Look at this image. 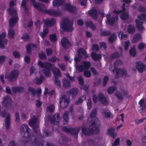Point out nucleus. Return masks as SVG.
Masks as SVG:
<instances>
[{
	"mask_svg": "<svg viewBox=\"0 0 146 146\" xmlns=\"http://www.w3.org/2000/svg\"><path fill=\"white\" fill-rule=\"evenodd\" d=\"M29 35L26 33L23 34L21 38L24 41H26L29 38Z\"/></svg>",
	"mask_w": 146,
	"mask_h": 146,
	"instance_id": "48",
	"label": "nucleus"
},
{
	"mask_svg": "<svg viewBox=\"0 0 146 146\" xmlns=\"http://www.w3.org/2000/svg\"><path fill=\"white\" fill-rule=\"evenodd\" d=\"M32 2L33 3V6L36 9L39 10L40 7L39 4H37L35 2H34V1L35 0H31Z\"/></svg>",
	"mask_w": 146,
	"mask_h": 146,
	"instance_id": "49",
	"label": "nucleus"
},
{
	"mask_svg": "<svg viewBox=\"0 0 146 146\" xmlns=\"http://www.w3.org/2000/svg\"><path fill=\"white\" fill-rule=\"evenodd\" d=\"M28 130V128L27 125L25 124L22 125L21 127V132L22 134V133H23L25 134H27V132Z\"/></svg>",
	"mask_w": 146,
	"mask_h": 146,
	"instance_id": "24",
	"label": "nucleus"
},
{
	"mask_svg": "<svg viewBox=\"0 0 146 146\" xmlns=\"http://www.w3.org/2000/svg\"><path fill=\"white\" fill-rule=\"evenodd\" d=\"M129 53L131 56H134L135 55L136 52L135 48L134 47H132L129 50Z\"/></svg>",
	"mask_w": 146,
	"mask_h": 146,
	"instance_id": "41",
	"label": "nucleus"
},
{
	"mask_svg": "<svg viewBox=\"0 0 146 146\" xmlns=\"http://www.w3.org/2000/svg\"><path fill=\"white\" fill-rule=\"evenodd\" d=\"M19 74L17 70H15L12 71L10 74L7 73L5 76V78L9 80H11L16 78Z\"/></svg>",
	"mask_w": 146,
	"mask_h": 146,
	"instance_id": "11",
	"label": "nucleus"
},
{
	"mask_svg": "<svg viewBox=\"0 0 146 146\" xmlns=\"http://www.w3.org/2000/svg\"><path fill=\"white\" fill-rule=\"evenodd\" d=\"M55 21L56 20L54 19H53L50 20L47 19L44 21V25L43 27V32L40 33V35L42 38L44 37L48 33V27L54 24Z\"/></svg>",
	"mask_w": 146,
	"mask_h": 146,
	"instance_id": "4",
	"label": "nucleus"
},
{
	"mask_svg": "<svg viewBox=\"0 0 146 146\" xmlns=\"http://www.w3.org/2000/svg\"><path fill=\"white\" fill-rule=\"evenodd\" d=\"M62 0H54L53 1V5L54 6H58L62 3Z\"/></svg>",
	"mask_w": 146,
	"mask_h": 146,
	"instance_id": "32",
	"label": "nucleus"
},
{
	"mask_svg": "<svg viewBox=\"0 0 146 146\" xmlns=\"http://www.w3.org/2000/svg\"><path fill=\"white\" fill-rule=\"evenodd\" d=\"M13 54L15 58H18L20 57L19 54L16 51L13 52Z\"/></svg>",
	"mask_w": 146,
	"mask_h": 146,
	"instance_id": "57",
	"label": "nucleus"
},
{
	"mask_svg": "<svg viewBox=\"0 0 146 146\" xmlns=\"http://www.w3.org/2000/svg\"><path fill=\"white\" fill-rule=\"evenodd\" d=\"M15 34V31L11 28H9L8 30V37L11 38H12L14 37Z\"/></svg>",
	"mask_w": 146,
	"mask_h": 146,
	"instance_id": "25",
	"label": "nucleus"
},
{
	"mask_svg": "<svg viewBox=\"0 0 146 146\" xmlns=\"http://www.w3.org/2000/svg\"><path fill=\"white\" fill-rule=\"evenodd\" d=\"M115 71L116 75L117 76H121L123 78H125L127 72L125 69H115L114 70V72Z\"/></svg>",
	"mask_w": 146,
	"mask_h": 146,
	"instance_id": "14",
	"label": "nucleus"
},
{
	"mask_svg": "<svg viewBox=\"0 0 146 146\" xmlns=\"http://www.w3.org/2000/svg\"><path fill=\"white\" fill-rule=\"evenodd\" d=\"M78 53L79 58L75 57L74 58V60L76 63L80 60V57L82 56V55H84L85 58L88 57L89 56V55L86 54V52L82 48L78 50Z\"/></svg>",
	"mask_w": 146,
	"mask_h": 146,
	"instance_id": "13",
	"label": "nucleus"
},
{
	"mask_svg": "<svg viewBox=\"0 0 146 146\" xmlns=\"http://www.w3.org/2000/svg\"><path fill=\"white\" fill-rule=\"evenodd\" d=\"M54 109V106L53 104L51 105L50 106L48 107L47 108V110H49L50 112H52L53 111Z\"/></svg>",
	"mask_w": 146,
	"mask_h": 146,
	"instance_id": "47",
	"label": "nucleus"
},
{
	"mask_svg": "<svg viewBox=\"0 0 146 146\" xmlns=\"http://www.w3.org/2000/svg\"><path fill=\"white\" fill-rule=\"evenodd\" d=\"M108 79V78L107 76H105L104 77L103 81V85L105 86L106 84V83Z\"/></svg>",
	"mask_w": 146,
	"mask_h": 146,
	"instance_id": "55",
	"label": "nucleus"
},
{
	"mask_svg": "<svg viewBox=\"0 0 146 146\" xmlns=\"http://www.w3.org/2000/svg\"><path fill=\"white\" fill-rule=\"evenodd\" d=\"M23 89L22 87H19L18 88L14 87L12 89V91L14 93H16L18 92H21L22 91Z\"/></svg>",
	"mask_w": 146,
	"mask_h": 146,
	"instance_id": "37",
	"label": "nucleus"
},
{
	"mask_svg": "<svg viewBox=\"0 0 146 146\" xmlns=\"http://www.w3.org/2000/svg\"><path fill=\"white\" fill-rule=\"evenodd\" d=\"M44 79V77L43 75H41L38 78H36L34 80V82L37 84H40Z\"/></svg>",
	"mask_w": 146,
	"mask_h": 146,
	"instance_id": "29",
	"label": "nucleus"
},
{
	"mask_svg": "<svg viewBox=\"0 0 146 146\" xmlns=\"http://www.w3.org/2000/svg\"><path fill=\"white\" fill-rule=\"evenodd\" d=\"M100 47L101 48H103L104 49H105L106 47V43L105 42H100Z\"/></svg>",
	"mask_w": 146,
	"mask_h": 146,
	"instance_id": "62",
	"label": "nucleus"
},
{
	"mask_svg": "<svg viewBox=\"0 0 146 146\" xmlns=\"http://www.w3.org/2000/svg\"><path fill=\"white\" fill-rule=\"evenodd\" d=\"M103 115L106 117H110L111 113L108 110L104 111L103 112Z\"/></svg>",
	"mask_w": 146,
	"mask_h": 146,
	"instance_id": "42",
	"label": "nucleus"
},
{
	"mask_svg": "<svg viewBox=\"0 0 146 146\" xmlns=\"http://www.w3.org/2000/svg\"><path fill=\"white\" fill-rule=\"evenodd\" d=\"M135 31L134 27L133 25H130L128 26L127 29V31L129 33H132Z\"/></svg>",
	"mask_w": 146,
	"mask_h": 146,
	"instance_id": "31",
	"label": "nucleus"
},
{
	"mask_svg": "<svg viewBox=\"0 0 146 146\" xmlns=\"http://www.w3.org/2000/svg\"><path fill=\"white\" fill-rule=\"evenodd\" d=\"M38 46V44H27L26 46V48L27 52L28 53H29L30 52L31 48H37Z\"/></svg>",
	"mask_w": 146,
	"mask_h": 146,
	"instance_id": "20",
	"label": "nucleus"
},
{
	"mask_svg": "<svg viewBox=\"0 0 146 146\" xmlns=\"http://www.w3.org/2000/svg\"><path fill=\"white\" fill-rule=\"evenodd\" d=\"M48 90L47 88H45V91L44 93V94H49L50 95H52L54 93V91H51V92L50 93H49L48 92Z\"/></svg>",
	"mask_w": 146,
	"mask_h": 146,
	"instance_id": "54",
	"label": "nucleus"
},
{
	"mask_svg": "<svg viewBox=\"0 0 146 146\" xmlns=\"http://www.w3.org/2000/svg\"><path fill=\"white\" fill-rule=\"evenodd\" d=\"M145 47V44L143 43H140L138 46V49L141 50L143 49Z\"/></svg>",
	"mask_w": 146,
	"mask_h": 146,
	"instance_id": "51",
	"label": "nucleus"
},
{
	"mask_svg": "<svg viewBox=\"0 0 146 146\" xmlns=\"http://www.w3.org/2000/svg\"><path fill=\"white\" fill-rule=\"evenodd\" d=\"M78 78L80 83L81 85L80 86V88L82 89H83L85 90H86L88 88V87L83 85L84 81L83 79L82 78V77L80 76H78Z\"/></svg>",
	"mask_w": 146,
	"mask_h": 146,
	"instance_id": "22",
	"label": "nucleus"
},
{
	"mask_svg": "<svg viewBox=\"0 0 146 146\" xmlns=\"http://www.w3.org/2000/svg\"><path fill=\"white\" fill-rule=\"evenodd\" d=\"M138 110L141 113L145 111L146 109V100L144 99H141L139 102Z\"/></svg>",
	"mask_w": 146,
	"mask_h": 146,
	"instance_id": "10",
	"label": "nucleus"
},
{
	"mask_svg": "<svg viewBox=\"0 0 146 146\" xmlns=\"http://www.w3.org/2000/svg\"><path fill=\"white\" fill-rule=\"evenodd\" d=\"M115 95L117 97L118 99L119 100H123V95L122 93H121L119 92H117L115 94Z\"/></svg>",
	"mask_w": 146,
	"mask_h": 146,
	"instance_id": "34",
	"label": "nucleus"
},
{
	"mask_svg": "<svg viewBox=\"0 0 146 146\" xmlns=\"http://www.w3.org/2000/svg\"><path fill=\"white\" fill-rule=\"evenodd\" d=\"M146 21V15L145 14H143L139 16L137 19L135 20V22L138 29L141 31L144 29V28L142 26V23L143 21Z\"/></svg>",
	"mask_w": 146,
	"mask_h": 146,
	"instance_id": "7",
	"label": "nucleus"
},
{
	"mask_svg": "<svg viewBox=\"0 0 146 146\" xmlns=\"http://www.w3.org/2000/svg\"><path fill=\"white\" fill-rule=\"evenodd\" d=\"M119 36L120 40L123 41L125 40V38L127 37V35H123L122 33L120 32L119 33Z\"/></svg>",
	"mask_w": 146,
	"mask_h": 146,
	"instance_id": "38",
	"label": "nucleus"
},
{
	"mask_svg": "<svg viewBox=\"0 0 146 146\" xmlns=\"http://www.w3.org/2000/svg\"><path fill=\"white\" fill-rule=\"evenodd\" d=\"M73 23L70 22L67 19H65L61 21L60 23V27L63 30L67 31H71L73 29L72 26Z\"/></svg>",
	"mask_w": 146,
	"mask_h": 146,
	"instance_id": "6",
	"label": "nucleus"
},
{
	"mask_svg": "<svg viewBox=\"0 0 146 146\" xmlns=\"http://www.w3.org/2000/svg\"><path fill=\"white\" fill-rule=\"evenodd\" d=\"M130 42L129 41H125V42L124 48L125 50H127L128 48V47L129 46Z\"/></svg>",
	"mask_w": 146,
	"mask_h": 146,
	"instance_id": "56",
	"label": "nucleus"
},
{
	"mask_svg": "<svg viewBox=\"0 0 146 146\" xmlns=\"http://www.w3.org/2000/svg\"><path fill=\"white\" fill-rule=\"evenodd\" d=\"M78 92V90L76 88L73 89L71 90L70 94H72V96L75 95Z\"/></svg>",
	"mask_w": 146,
	"mask_h": 146,
	"instance_id": "50",
	"label": "nucleus"
},
{
	"mask_svg": "<svg viewBox=\"0 0 146 146\" xmlns=\"http://www.w3.org/2000/svg\"><path fill=\"white\" fill-rule=\"evenodd\" d=\"M125 5L124 3L123 4V8L122 11H119L115 10L113 13L110 15V16L111 15H115L114 18H109L108 16V17L107 18V19L106 21V23L110 25L113 24L114 22L117 20L118 19L117 15L119 13H121L120 17L121 19L124 20L127 18L128 17V15L125 11Z\"/></svg>",
	"mask_w": 146,
	"mask_h": 146,
	"instance_id": "2",
	"label": "nucleus"
},
{
	"mask_svg": "<svg viewBox=\"0 0 146 146\" xmlns=\"http://www.w3.org/2000/svg\"><path fill=\"white\" fill-rule=\"evenodd\" d=\"M6 35L5 33H2L0 35V48L3 49L4 48V44H6L7 42L6 40H4V38Z\"/></svg>",
	"mask_w": 146,
	"mask_h": 146,
	"instance_id": "17",
	"label": "nucleus"
},
{
	"mask_svg": "<svg viewBox=\"0 0 146 146\" xmlns=\"http://www.w3.org/2000/svg\"><path fill=\"white\" fill-rule=\"evenodd\" d=\"M141 38V35L140 34H136L134 37L133 39L132 42L133 43H135L138 40L140 39Z\"/></svg>",
	"mask_w": 146,
	"mask_h": 146,
	"instance_id": "33",
	"label": "nucleus"
},
{
	"mask_svg": "<svg viewBox=\"0 0 146 146\" xmlns=\"http://www.w3.org/2000/svg\"><path fill=\"white\" fill-rule=\"evenodd\" d=\"M58 66L60 68L61 70L64 71L65 70V65L63 64H59Z\"/></svg>",
	"mask_w": 146,
	"mask_h": 146,
	"instance_id": "61",
	"label": "nucleus"
},
{
	"mask_svg": "<svg viewBox=\"0 0 146 146\" xmlns=\"http://www.w3.org/2000/svg\"><path fill=\"white\" fill-rule=\"evenodd\" d=\"M47 13L49 14L54 16H57L59 15V14L57 12L52 10H48L47 11Z\"/></svg>",
	"mask_w": 146,
	"mask_h": 146,
	"instance_id": "40",
	"label": "nucleus"
},
{
	"mask_svg": "<svg viewBox=\"0 0 146 146\" xmlns=\"http://www.w3.org/2000/svg\"><path fill=\"white\" fill-rule=\"evenodd\" d=\"M91 55L92 59L94 60H100L101 56L100 54H97L94 52L92 53Z\"/></svg>",
	"mask_w": 146,
	"mask_h": 146,
	"instance_id": "23",
	"label": "nucleus"
},
{
	"mask_svg": "<svg viewBox=\"0 0 146 146\" xmlns=\"http://www.w3.org/2000/svg\"><path fill=\"white\" fill-rule=\"evenodd\" d=\"M88 108V109H90L92 106V102L90 100H88L87 103Z\"/></svg>",
	"mask_w": 146,
	"mask_h": 146,
	"instance_id": "58",
	"label": "nucleus"
},
{
	"mask_svg": "<svg viewBox=\"0 0 146 146\" xmlns=\"http://www.w3.org/2000/svg\"><path fill=\"white\" fill-rule=\"evenodd\" d=\"M52 71L55 78L54 80V83L57 86H59L60 84V82L57 78L60 76V71L58 69L55 68H53Z\"/></svg>",
	"mask_w": 146,
	"mask_h": 146,
	"instance_id": "12",
	"label": "nucleus"
},
{
	"mask_svg": "<svg viewBox=\"0 0 146 146\" xmlns=\"http://www.w3.org/2000/svg\"><path fill=\"white\" fill-rule=\"evenodd\" d=\"M120 139L119 138H117L113 143H112V146H115L118 145L119 144Z\"/></svg>",
	"mask_w": 146,
	"mask_h": 146,
	"instance_id": "52",
	"label": "nucleus"
},
{
	"mask_svg": "<svg viewBox=\"0 0 146 146\" xmlns=\"http://www.w3.org/2000/svg\"><path fill=\"white\" fill-rule=\"evenodd\" d=\"M10 100L11 98L9 96H7L4 98L2 103L3 104L6 103H8Z\"/></svg>",
	"mask_w": 146,
	"mask_h": 146,
	"instance_id": "45",
	"label": "nucleus"
},
{
	"mask_svg": "<svg viewBox=\"0 0 146 146\" xmlns=\"http://www.w3.org/2000/svg\"><path fill=\"white\" fill-rule=\"evenodd\" d=\"M60 99V103L62 106H66L69 103V99L68 97L64 96Z\"/></svg>",
	"mask_w": 146,
	"mask_h": 146,
	"instance_id": "18",
	"label": "nucleus"
},
{
	"mask_svg": "<svg viewBox=\"0 0 146 146\" xmlns=\"http://www.w3.org/2000/svg\"><path fill=\"white\" fill-rule=\"evenodd\" d=\"M28 91L29 93H31L33 94H35L36 92L34 89L31 88H29L28 90Z\"/></svg>",
	"mask_w": 146,
	"mask_h": 146,
	"instance_id": "59",
	"label": "nucleus"
},
{
	"mask_svg": "<svg viewBox=\"0 0 146 146\" xmlns=\"http://www.w3.org/2000/svg\"><path fill=\"white\" fill-rule=\"evenodd\" d=\"M39 57L40 59H43L45 57V54L42 52H41L38 54Z\"/></svg>",
	"mask_w": 146,
	"mask_h": 146,
	"instance_id": "53",
	"label": "nucleus"
},
{
	"mask_svg": "<svg viewBox=\"0 0 146 146\" xmlns=\"http://www.w3.org/2000/svg\"><path fill=\"white\" fill-rule=\"evenodd\" d=\"M116 36L115 34H113L111 36L109 39V41L110 43L112 42L115 39Z\"/></svg>",
	"mask_w": 146,
	"mask_h": 146,
	"instance_id": "44",
	"label": "nucleus"
},
{
	"mask_svg": "<svg viewBox=\"0 0 146 146\" xmlns=\"http://www.w3.org/2000/svg\"><path fill=\"white\" fill-rule=\"evenodd\" d=\"M8 11L11 15H15L13 16H12V17L9 20L10 25L12 26L17 22L18 20V18L17 16H15L16 13V10L9 9H8Z\"/></svg>",
	"mask_w": 146,
	"mask_h": 146,
	"instance_id": "8",
	"label": "nucleus"
},
{
	"mask_svg": "<svg viewBox=\"0 0 146 146\" xmlns=\"http://www.w3.org/2000/svg\"><path fill=\"white\" fill-rule=\"evenodd\" d=\"M68 112H66L64 113L63 115V118L64 119L63 123L64 124H66L68 121Z\"/></svg>",
	"mask_w": 146,
	"mask_h": 146,
	"instance_id": "35",
	"label": "nucleus"
},
{
	"mask_svg": "<svg viewBox=\"0 0 146 146\" xmlns=\"http://www.w3.org/2000/svg\"><path fill=\"white\" fill-rule=\"evenodd\" d=\"M54 118V119L52 118L51 119H50V121L54 124H57V122L56 123L55 122L56 121H58V120H59V114L57 113H56Z\"/></svg>",
	"mask_w": 146,
	"mask_h": 146,
	"instance_id": "28",
	"label": "nucleus"
},
{
	"mask_svg": "<svg viewBox=\"0 0 146 146\" xmlns=\"http://www.w3.org/2000/svg\"><path fill=\"white\" fill-rule=\"evenodd\" d=\"M50 38L51 41L53 42L56 41L57 39L56 35L54 34L50 35Z\"/></svg>",
	"mask_w": 146,
	"mask_h": 146,
	"instance_id": "36",
	"label": "nucleus"
},
{
	"mask_svg": "<svg viewBox=\"0 0 146 146\" xmlns=\"http://www.w3.org/2000/svg\"><path fill=\"white\" fill-rule=\"evenodd\" d=\"M96 110H94L92 112L90 117L88 119L90 122L91 123V126L93 127V129L90 131L89 129L88 128H83L82 129L83 133L86 135H89L92 133H97L99 132L100 122L96 117Z\"/></svg>",
	"mask_w": 146,
	"mask_h": 146,
	"instance_id": "1",
	"label": "nucleus"
},
{
	"mask_svg": "<svg viewBox=\"0 0 146 146\" xmlns=\"http://www.w3.org/2000/svg\"><path fill=\"white\" fill-rule=\"evenodd\" d=\"M88 26L93 29H94L95 28L94 26V25L92 23L91 21L89 22V24L88 25Z\"/></svg>",
	"mask_w": 146,
	"mask_h": 146,
	"instance_id": "64",
	"label": "nucleus"
},
{
	"mask_svg": "<svg viewBox=\"0 0 146 146\" xmlns=\"http://www.w3.org/2000/svg\"><path fill=\"white\" fill-rule=\"evenodd\" d=\"M25 61L27 63H29L30 61V58L28 56H26L24 58Z\"/></svg>",
	"mask_w": 146,
	"mask_h": 146,
	"instance_id": "63",
	"label": "nucleus"
},
{
	"mask_svg": "<svg viewBox=\"0 0 146 146\" xmlns=\"http://www.w3.org/2000/svg\"><path fill=\"white\" fill-rule=\"evenodd\" d=\"M63 84L64 86L67 87L70 85V82L68 80L64 79L63 80Z\"/></svg>",
	"mask_w": 146,
	"mask_h": 146,
	"instance_id": "43",
	"label": "nucleus"
},
{
	"mask_svg": "<svg viewBox=\"0 0 146 146\" xmlns=\"http://www.w3.org/2000/svg\"><path fill=\"white\" fill-rule=\"evenodd\" d=\"M89 14L92 16L95 19L97 16V13L95 9H93L89 11Z\"/></svg>",
	"mask_w": 146,
	"mask_h": 146,
	"instance_id": "27",
	"label": "nucleus"
},
{
	"mask_svg": "<svg viewBox=\"0 0 146 146\" xmlns=\"http://www.w3.org/2000/svg\"><path fill=\"white\" fill-rule=\"evenodd\" d=\"M86 99V97L84 96L82 97H80L78 99V101H76V103L77 104H79L82 102L84 100Z\"/></svg>",
	"mask_w": 146,
	"mask_h": 146,
	"instance_id": "46",
	"label": "nucleus"
},
{
	"mask_svg": "<svg viewBox=\"0 0 146 146\" xmlns=\"http://www.w3.org/2000/svg\"><path fill=\"white\" fill-rule=\"evenodd\" d=\"M64 9L72 12L75 9L73 7L71 6L69 4H67L65 5Z\"/></svg>",
	"mask_w": 146,
	"mask_h": 146,
	"instance_id": "26",
	"label": "nucleus"
},
{
	"mask_svg": "<svg viewBox=\"0 0 146 146\" xmlns=\"http://www.w3.org/2000/svg\"><path fill=\"white\" fill-rule=\"evenodd\" d=\"M116 90L115 87H110L108 90V92L109 94H112Z\"/></svg>",
	"mask_w": 146,
	"mask_h": 146,
	"instance_id": "39",
	"label": "nucleus"
},
{
	"mask_svg": "<svg viewBox=\"0 0 146 146\" xmlns=\"http://www.w3.org/2000/svg\"><path fill=\"white\" fill-rule=\"evenodd\" d=\"M136 67L138 71L140 72H142L145 71L146 69V66L145 65L141 62H138L136 63Z\"/></svg>",
	"mask_w": 146,
	"mask_h": 146,
	"instance_id": "16",
	"label": "nucleus"
},
{
	"mask_svg": "<svg viewBox=\"0 0 146 146\" xmlns=\"http://www.w3.org/2000/svg\"><path fill=\"white\" fill-rule=\"evenodd\" d=\"M5 113L6 116V120L5 122V126L6 128L8 129L9 127L10 124V115L9 113H6V111L2 112L1 114V115L4 117L5 116Z\"/></svg>",
	"mask_w": 146,
	"mask_h": 146,
	"instance_id": "15",
	"label": "nucleus"
},
{
	"mask_svg": "<svg viewBox=\"0 0 146 146\" xmlns=\"http://www.w3.org/2000/svg\"><path fill=\"white\" fill-rule=\"evenodd\" d=\"M61 44L62 46L64 47H65L66 46L68 45L69 42L68 40L66 38H63L61 41Z\"/></svg>",
	"mask_w": 146,
	"mask_h": 146,
	"instance_id": "30",
	"label": "nucleus"
},
{
	"mask_svg": "<svg viewBox=\"0 0 146 146\" xmlns=\"http://www.w3.org/2000/svg\"><path fill=\"white\" fill-rule=\"evenodd\" d=\"M99 49V47L98 45L95 44L93 45L92 47V50L93 51H96L98 50Z\"/></svg>",
	"mask_w": 146,
	"mask_h": 146,
	"instance_id": "60",
	"label": "nucleus"
},
{
	"mask_svg": "<svg viewBox=\"0 0 146 146\" xmlns=\"http://www.w3.org/2000/svg\"><path fill=\"white\" fill-rule=\"evenodd\" d=\"M38 64L41 67L44 69L42 71L46 76H49L50 75V70L53 67V65L48 62L43 63L40 61L38 62Z\"/></svg>",
	"mask_w": 146,
	"mask_h": 146,
	"instance_id": "5",
	"label": "nucleus"
},
{
	"mask_svg": "<svg viewBox=\"0 0 146 146\" xmlns=\"http://www.w3.org/2000/svg\"><path fill=\"white\" fill-rule=\"evenodd\" d=\"M90 66V63L86 61H84L83 64L80 66L76 64V70L78 71L84 72V75L87 77H90L91 76L90 72L88 70Z\"/></svg>",
	"mask_w": 146,
	"mask_h": 146,
	"instance_id": "3",
	"label": "nucleus"
},
{
	"mask_svg": "<svg viewBox=\"0 0 146 146\" xmlns=\"http://www.w3.org/2000/svg\"><path fill=\"white\" fill-rule=\"evenodd\" d=\"M38 120L37 117L34 116L33 118L31 119L29 123V124L31 127H33L34 125H37L38 123Z\"/></svg>",
	"mask_w": 146,
	"mask_h": 146,
	"instance_id": "21",
	"label": "nucleus"
},
{
	"mask_svg": "<svg viewBox=\"0 0 146 146\" xmlns=\"http://www.w3.org/2000/svg\"><path fill=\"white\" fill-rule=\"evenodd\" d=\"M98 98L95 95L93 96V100L94 103H96L99 100L103 104L105 105H107L108 104V102L107 100L105 98L103 95L102 94H99Z\"/></svg>",
	"mask_w": 146,
	"mask_h": 146,
	"instance_id": "9",
	"label": "nucleus"
},
{
	"mask_svg": "<svg viewBox=\"0 0 146 146\" xmlns=\"http://www.w3.org/2000/svg\"><path fill=\"white\" fill-rule=\"evenodd\" d=\"M106 134L111 136L113 138L116 137L117 133L114 131V129L113 127L109 128L106 132Z\"/></svg>",
	"mask_w": 146,
	"mask_h": 146,
	"instance_id": "19",
	"label": "nucleus"
}]
</instances>
